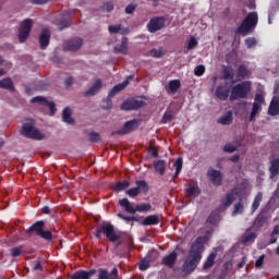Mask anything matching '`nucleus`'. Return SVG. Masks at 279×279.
Masks as SVG:
<instances>
[{
  "label": "nucleus",
  "mask_w": 279,
  "mask_h": 279,
  "mask_svg": "<svg viewBox=\"0 0 279 279\" xmlns=\"http://www.w3.org/2000/svg\"><path fill=\"white\" fill-rule=\"evenodd\" d=\"M272 97H278L279 98V83L275 84L274 96Z\"/></svg>",
  "instance_id": "obj_64"
},
{
  "label": "nucleus",
  "mask_w": 279,
  "mask_h": 279,
  "mask_svg": "<svg viewBox=\"0 0 279 279\" xmlns=\"http://www.w3.org/2000/svg\"><path fill=\"white\" fill-rule=\"evenodd\" d=\"M102 10H105V12H112V10H114V4L110 1L105 2L102 5Z\"/></svg>",
  "instance_id": "obj_57"
},
{
  "label": "nucleus",
  "mask_w": 279,
  "mask_h": 279,
  "mask_svg": "<svg viewBox=\"0 0 279 279\" xmlns=\"http://www.w3.org/2000/svg\"><path fill=\"white\" fill-rule=\"evenodd\" d=\"M136 10V4H128L125 8L126 14H134V11Z\"/></svg>",
  "instance_id": "obj_59"
},
{
  "label": "nucleus",
  "mask_w": 279,
  "mask_h": 279,
  "mask_svg": "<svg viewBox=\"0 0 279 279\" xmlns=\"http://www.w3.org/2000/svg\"><path fill=\"white\" fill-rule=\"evenodd\" d=\"M158 223H160L158 215H150L143 220L142 226H158Z\"/></svg>",
  "instance_id": "obj_33"
},
{
  "label": "nucleus",
  "mask_w": 279,
  "mask_h": 279,
  "mask_svg": "<svg viewBox=\"0 0 279 279\" xmlns=\"http://www.w3.org/2000/svg\"><path fill=\"white\" fill-rule=\"evenodd\" d=\"M247 49H252L254 47H256V45H258V40H256L255 37H247L245 40H244Z\"/></svg>",
  "instance_id": "obj_46"
},
{
  "label": "nucleus",
  "mask_w": 279,
  "mask_h": 279,
  "mask_svg": "<svg viewBox=\"0 0 279 279\" xmlns=\"http://www.w3.org/2000/svg\"><path fill=\"white\" fill-rule=\"evenodd\" d=\"M114 53H122L123 56H128V37H123L121 40V45L114 46Z\"/></svg>",
  "instance_id": "obj_28"
},
{
  "label": "nucleus",
  "mask_w": 279,
  "mask_h": 279,
  "mask_svg": "<svg viewBox=\"0 0 279 279\" xmlns=\"http://www.w3.org/2000/svg\"><path fill=\"white\" fill-rule=\"evenodd\" d=\"M177 260H178V252L172 251L169 255L163 257L162 265H165V267H169V269H172Z\"/></svg>",
  "instance_id": "obj_19"
},
{
  "label": "nucleus",
  "mask_w": 279,
  "mask_h": 279,
  "mask_svg": "<svg viewBox=\"0 0 279 279\" xmlns=\"http://www.w3.org/2000/svg\"><path fill=\"white\" fill-rule=\"evenodd\" d=\"M260 202H263V192H258L256 194L251 207V215H254V213H256V209L260 207Z\"/></svg>",
  "instance_id": "obj_34"
},
{
  "label": "nucleus",
  "mask_w": 279,
  "mask_h": 279,
  "mask_svg": "<svg viewBox=\"0 0 279 279\" xmlns=\"http://www.w3.org/2000/svg\"><path fill=\"white\" fill-rule=\"evenodd\" d=\"M146 106L145 101L138 99H128L121 105V110L130 111V110H140V108H144Z\"/></svg>",
  "instance_id": "obj_12"
},
{
  "label": "nucleus",
  "mask_w": 279,
  "mask_h": 279,
  "mask_svg": "<svg viewBox=\"0 0 279 279\" xmlns=\"http://www.w3.org/2000/svg\"><path fill=\"white\" fill-rule=\"evenodd\" d=\"M265 263V255L259 256L255 262L256 269H260Z\"/></svg>",
  "instance_id": "obj_58"
},
{
  "label": "nucleus",
  "mask_w": 279,
  "mask_h": 279,
  "mask_svg": "<svg viewBox=\"0 0 279 279\" xmlns=\"http://www.w3.org/2000/svg\"><path fill=\"white\" fill-rule=\"evenodd\" d=\"M117 217L119 219H122L123 221H126L130 223V221H138V218L136 216H125L123 214H117Z\"/></svg>",
  "instance_id": "obj_48"
},
{
  "label": "nucleus",
  "mask_w": 279,
  "mask_h": 279,
  "mask_svg": "<svg viewBox=\"0 0 279 279\" xmlns=\"http://www.w3.org/2000/svg\"><path fill=\"white\" fill-rule=\"evenodd\" d=\"M260 112H263V106H260L258 104H253L248 121L251 123H254V121H256V117H258L260 114Z\"/></svg>",
  "instance_id": "obj_29"
},
{
  "label": "nucleus",
  "mask_w": 279,
  "mask_h": 279,
  "mask_svg": "<svg viewBox=\"0 0 279 279\" xmlns=\"http://www.w3.org/2000/svg\"><path fill=\"white\" fill-rule=\"evenodd\" d=\"M21 136L36 141V120L26 118L20 129Z\"/></svg>",
  "instance_id": "obj_7"
},
{
  "label": "nucleus",
  "mask_w": 279,
  "mask_h": 279,
  "mask_svg": "<svg viewBox=\"0 0 279 279\" xmlns=\"http://www.w3.org/2000/svg\"><path fill=\"white\" fill-rule=\"evenodd\" d=\"M265 223H267V216L265 215V213H260L254 220V228H263V226H265Z\"/></svg>",
  "instance_id": "obj_36"
},
{
  "label": "nucleus",
  "mask_w": 279,
  "mask_h": 279,
  "mask_svg": "<svg viewBox=\"0 0 279 279\" xmlns=\"http://www.w3.org/2000/svg\"><path fill=\"white\" fill-rule=\"evenodd\" d=\"M101 141V136L97 132H90L89 133V142L90 143H99Z\"/></svg>",
  "instance_id": "obj_51"
},
{
  "label": "nucleus",
  "mask_w": 279,
  "mask_h": 279,
  "mask_svg": "<svg viewBox=\"0 0 279 279\" xmlns=\"http://www.w3.org/2000/svg\"><path fill=\"white\" fill-rule=\"evenodd\" d=\"M232 121V111H228L227 113L221 116V118L218 120V123H220L221 125H231Z\"/></svg>",
  "instance_id": "obj_38"
},
{
  "label": "nucleus",
  "mask_w": 279,
  "mask_h": 279,
  "mask_svg": "<svg viewBox=\"0 0 279 279\" xmlns=\"http://www.w3.org/2000/svg\"><path fill=\"white\" fill-rule=\"evenodd\" d=\"M3 64L5 68H1L3 66ZM10 69H12V63L11 62L5 63V60H3V57L0 56V76L5 75V73H8Z\"/></svg>",
  "instance_id": "obj_43"
},
{
  "label": "nucleus",
  "mask_w": 279,
  "mask_h": 279,
  "mask_svg": "<svg viewBox=\"0 0 279 279\" xmlns=\"http://www.w3.org/2000/svg\"><path fill=\"white\" fill-rule=\"evenodd\" d=\"M36 236L43 239V241H46L47 243L53 241V233L49 230L40 229L39 231H36Z\"/></svg>",
  "instance_id": "obj_25"
},
{
  "label": "nucleus",
  "mask_w": 279,
  "mask_h": 279,
  "mask_svg": "<svg viewBox=\"0 0 279 279\" xmlns=\"http://www.w3.org/2000/svg\"><path fill=\"white\" fill-rule=\"evenodd\" d=\"M256 239V233H248L244 236V243H250V241H254Z\"/></svg>",
  "instance_id": "obj_63"
},
{
  "label": "nucleus",
  "mask_w": 279,
  "mask_h": 279,
  "mask_svg": "<svg viewBox=\"0 0 279 279\" xmlns=\"http://www.w3.org/2000/svg\"><path fill=\"white\" fill-rule=\"evenodd\" d=\"M207 175L210 182H213L214 186H221L223 182V175L221 174V171L214 168H209L207 171Z\"/></svg>",
  "instance_id": "obj_15"
},
{
  "label": "nucleus",
  "mask_w": 279,
  "mask_h": 279,
  "mask_svg": "<svg viewBox=\"0 0 279 279\" xmlns=\"http://www.w3.org/2000/svg\"><path fill=\"white\" fill-rule=\"evenodd\" d=\"M217 258V252H211L206 262L203 265V269H210V267H213V265H215V259Z\"/></svg>",
  "instance_id": "obj_39"
},
{
  "label": "nucleus",
  "mask_w": 279,
  "mask_h": 279,
  "mask_svg": "<svg viewBox=\"0 0 279 279\" xmlns=\"http://www.w3.org/2000/svg\"><path fill=\"white\" fill-rule=\"evenodd\" d=\"M198 43L195 37H191L187 44V51H191V49H195L197 47Z\"/></svg>",
  "instance_id": "obj_53"
},
{
  "label": "nucleus",
  "mask_w": 279,
  "mask_h": 279,
  "mask_svg": "<svg viewBox=\"0 0 279 279\" xmlns=\"http://www.w3.org/2000/svg\"><path fill=\"white\" fill-rule=\"evenodd\" d=\"M252 93V82L244 81L238 83L231 88L230 101H236V99H247V95Z\"/></svg>",
  "instance_id": "obj_5"
},
{
  "label": "nucleus",
  "mask_w": 279,
  "mask_h": 279,
  "mask_svg": "<svg viewBox=\"0 0 279 279\" xmlns=\"http://www.w3.org/2000/svg\"><path fill=\"white\" fill-rule=\"evenodd\" d=\"M95 274H98L97 279L119 278V269L113 268L111 272H109L108 269L99 268L98 270L97 269L77 270L70 277V279H90L92 276H95Z\"/></svg>",
  "instance_id": "obj_2"
},
{
  "label": "nucleus",
  "mask_w": 279,
  "mask_h": 279,
  "mask_svg": "<svg viewBox=\"0 0 279 279\" xmlns=\"http://www.w3.org/2000/svg\"><path fill=\"white\" fill-rule=\"evenodd\" d=\"M155 171H157L160 175H165V171L167 169V162L162 159L154 162Z\"/></svg>",
  "instance_id": "obj_35"
},
{
  "label": "nucleus",
  "mask_w": 279,
  "mask_h": 279,
  "mask_svg": "<svg viewBox=\"0 0 279 279\" xmlns=\"http://www.w3.org/2000/svg\"><path fill=\"white\" fill-rule=\"evenodd\" d=\"M180 86H182V84L180 83V80H172L169 82V90L172 94L178 93V90H180Z\"/></svg>",
  "instance_id": "obj_45"
},
{
  "label": "nucleus",
  "mask_w": 279,
  "mask_h": 279,
  "mask_svg": "<svg viewBox=\"0 0 279 279\" xmlns=\"http://www.w3.org/2000/svg\"><path fill=\"white\" fill-rule=\"evenodd\" d=\"M102 86H104V83H101V78H97L92 85V87H89V89H87L84 93V97H95V95H97V93L101 90Z\"/></svg>",
  "instance_id": "obj_18"
},
{
  "label": "nucleus",
  "mask_w": 279,
  "mask_h": 279,
  "mask_svg": "<svg viewBox=\"0 0 279 279\" xmlns=\"http://www.w3.org/2000/svg\"><path fill=\"white\" fill-rule=\"evenodd\" d=\"M36 104L37 106H40L41 108H48L50 111V117H53L56 112H58V109L56 108L54 101H49L47 98L43 96H36Z\"/></svg>",
  "instance_id": "obj_13"
},
{
  "label": "nucleus",
  "mask_w": 279,
  "mask_h": 279,
  "mask_svg": "<svg viewBox=\"0 0 279 279\" xmlns=\"http://www.w3.org/2000/svg\"><path fill=\"white\" fill-rule=\"evenodd\" d=\"M169 121H173V111L167 110L161 119V123H169Z\"/></svg>",
  "instance_id": "obj_47"
},
{
  "label": "nucleus",
  "mask_w": 279,
  "mask_h": 279,
  "mask_svg": "<svg viewBox=\"0 0 279 279\" xmlns=\"http://www.w3.org/2000/svg\"><path fill=\"white\" fill-rule=\"evenodd\" d=\"M125 189H130V181H119L114 186L113 191L121 193V191H125Z\"/></svg>",
  "instance_id": "obj_44"
},
{
  "label": "nucleus",
  "mask_w": 279,
  "mask_h": 279,
  "mask_svg": "<svg viewBox=\"0 0 279 279\" xmlns=\"http://www.w3.org/2000/svg\"><path fill=\"white\" fill-rule=\"evenodd\" d=\"M236 149H239V147L228 143L225 145L223 147V151H226V154H234V151H236Z\"/></svg>",
  "instance_id": "obj_50"
},
{
  "label": "nucleus",
  "mask_w": 279,
  "mask_h": 279,
  "mask_svg": "<svg viewBox=\"0 0 279 279\" xmlns=\"http://www.w3.org/2000/svg\"><path fill=\"white\" fill-rule=\"evenodd\" d=\"M270 180H274L279 174V158H275L270 161L269 167Z\"/></svg>",
  "instance_id": "obj_26"
},
{
  "label": "nucleus",
  "mask_w": 279,
  "mask_h": 279,
  "mask_svg": "<svg viewBox=\"0 0 279 279\" xmlns=\"http://www.w3.org/2000/svg\"><path fill=\"white\" fill-rule=\"evenodd\" d=\"M268 114L270 117H278L279 114V98L272 97L269 107H268Z\"/></svg>",
  "instance_id": "obj_21"
},
{
  "label": "nucleus",
  "mask_w": 279,
  "mask_h": 279,
  "mask_svg": "<svg viewBox=\"0 0 279 279\" xmlns=\"http://www.w3.org/2000/svg\"><path fill=\"white\" fill-rule=\"evenodd\" d=\"M208 241L206 236H198L192 243L189 254L183 263L182 271L185 276H191L193 271L197 269L199 263H202V257L204 254V244Z\"/></svg>",
  "instance_id": "obj_1"
},
{
  "label": "nucleus",
  "mask_w": 279,
  "mask_h": 279,
  "mask_svg": "<svg viewBox=\"0 0 279 279\" xmlns=\"http://www.w3.org/2000/svg\"><path fill=\"white\" fill-rule=\"evenodd\" d=\"M204 73H206V68L203 64L197 65L194 69V75H196L197 77H202V75H204Z\"/></svg>",
  "instance_id": "obj_49"
},
{
  "label": "nucleus",
  "mask_w": 279,
  "mask_h": 279,
  "mask_svg": "<svg viewBox=\"0 0 279 279\" xmlns=\"http://www.w3.org/2000/svg\"><path fill=\"white\" fill-rule=\"evenodd\" d=\"M45 230V220H38L36 221V232Z\"/></svg>",
  "instance_id": "obj_62"
},
{
  "label": "nucleus",
  "mask_w": 279,
  "mask_h": 279,
  "mask_svg": "<svg viewBox=\"0 0 279 279\" xmlns=\"http://www.w3.org/2000/svg\"><path fill=\"white\" fill-rule=\"evenodd\" d=\"M108 29H109L110 34H119V32H121V24L109 25Z\"/></svg>",
  "instance_id": "obj_56"
},
{
  "label": "nucleus",
  "mask_w": 279,
  "mask_h": 279,
  "mask_svg": "<svg viewBox=\"0 0 279 279\" xmlns=\"http://www.w3.org/2000/svg\"><path fill=\"white\" fill-rule=\"evenodd\" d=\"M245 206H247V202H243V198H240L234 205L232 215H243L245 213Z\"/></svg>",
  "instance_id": "obj_31"
},
{
  "label": "nucleus",
  "mask_w": 279,
  "mask_h": 279,
  "mask_svg": "<svg viewBox=\"0 0 279 279\" xmlns=\"http://www.w3.org/2000/svg\"><path fill=\"white\" fill-rule=\"evenodd\" d=\"M253 104H257V106H263V104H265V97L263 96V94H256Z\"/></svg>",
  "instance_id": "obj_54"
},
{
  "label": "nucleus",
  "mask_w": 279,
  "mask_h": 279,
  "mask_svg": "<svg viewBox=\"0 0 279 279\" xmlns=\"http://www.w3.org/2000/svg\"><path fill=\"white\" fill-rule=\"evenodd\" d=\"M48 270H47V263L45 260L37 262L36 263V276L38 279L45 278L47 276Z\"/></svg>",
  "instance_id": "obj_23"
},
{
  "label": "nucleus",
  "mask_w": 279,
  "mask_h": 279,
  "mask_svg": "<svg viewBox=\"0 0 279 279\" xmlns=\"http://www.w3.org/2000/svg\"><path fill=\"white\" fill-rule=\"evenodd\" d=\"M182 165H183V160L182 157H179L174 163L173 167L175 169L174 174L172 175V181L175 180V178H178V175H180V173H182Z\"/></svg>",
  "instance_id": "obj_42"
},
{
  "label": "nucleus",
  "mask_w": 279,
  "mask_h": 279,
  "mask_svg": "<svg viewBox=\"0 0 279 279\" xmlns=\"http://www.w3.org/2000/svg\"><path fill=\"white\" fill-rule=\"evenodd\" d=\"M106 236L110 243H116V250L123 244V240L121 239V234L117 233L114 230V225L110 222H106L96 228V239H101V236Z\"/></svg>",
  "instance_id": "obj_3"
},
{
  "label": "nucleus",
  "mask_w": 279,
  "mask_h": 279,
  "mask_svg": "<svg viewBox=\"0 0 279 279\" xmlns=\"http://www.w3.org/2000/svg\"><path fill=\"white\" fill-rule=\"evenodd\" d=\"M36 232V223H33L29 229H27L26 231H24V234L26 236H32V233Z\"/></svg>",
  "instance_id": "obj_60"
},
{
  "label": "nucleus",
  "mask_w": 279,
  "mask_h": 279,
  "mask_svg": "<svg viewBox=\"0 0 279 279\" xmlns=\"http://www.w3.org/2000/svg\"><path fill=\"white\" fill-rule=\"evenodd\" d=\"M21 254H23V247L19 246V247L11 248V256L13 258H16V256H21Z\"/></svg>",
  "instance_id": "obj_55"
},
{
  "label": "nucleus",
  "mask_w": 279,
  "mask_h": 279,
  "mask_svg": "<svg viewBox=\"0 0 279 279\" xmlns=\"http://www.w3.org/2000/svg\"><path fill=\"white\" fill-rule=\"evenodd\" d=\"M138 125H141V122H138V120L136 119L126 121L123 128L118 131H113L111 133V136H114V134H119L120 136H125V134H130L131 132H134V130H138Z\"/></svg>",
  "instance_id": "obj_10"
},
{
  "label": "nucleus",
  "mask_w": 279,
  "mask_h": 279,
  "mask_svg": "<svg viewBox=\"0 0 279 279\" xmlns=\"http://www.w3.org/2000/svg\"><path fill=\"white\" fill-rule=\"evenodd\" d=\"M222 77L223 80H230L231 84H234V69L232 66H223Z\"/></svg>",
  "instance_id": "obj_32"
},
{
  "label": "nucleus",
  "mask_w": 279,
  "mask_h": 279,
  "mask_svg": "<svg viewBox=\"0 0 279 279\" xmlns=\"http://www.w3.org/2000/svg\"><path fill=\"white\" fill-rule=\"evenodd\" d=\"M66 27H71V15H69V13H63L58 23V28L62 32V29H66Z\"/></svg>",
  "instance_id": "obj_24"
},
{
  "label": "nucleus",
  "mask_w": 279,
  "mask_h": 279,
  "mask_svg": "<svg viewBox=\"0 0 279 279\" xmlns=\"http://www.w3.org/2000/svg\"><path fill=\"white\" fill-rule=\"evenodd\" d=\"M62 121L68 123V125H75V120L73 119V111L71 108L65 107L62 111Z\"/></svg>",
  "instance_id": "obj_22"
},
{
  "label": "nucleus",
  "mask_w": 279,
  "mask_h": 279,
  "mask_svg": "<svg viewBox=\"0 0 279 279\" xmlns=\"http://www.w3.org/2000/svg\"><path fill=\"white\" fill-rule=\"evenodd\" d=\"M135 184H136L135 187H131L125 192V195L131 197V199L138 197L141 193H143V195H147V193H149V184L147 183V181L137 180L135 181Z\"/></svg>",
  "instance_id": "obj_8"
},
{
  "label": "nucleus",
  "mask_w": 279,
  "mask_h": 279,
  "mask_svg": "<svg viewBox=\"0 0 279 279\" xmlns=\"http://www.w3.org/2000/svg\"><path fill=\"white\" fill-rule=\"evenodd\" d=\"M150 54L153 56V58H162V51L158 49H151Z\"/></svg>",
  "instance_id": "obj_61"
},
{
  "label": "nucleus",
  "mask_w": 279,
  "mask_h": 279,
  "mask_svg": "<svg viewBox=\"0 0 279 279\" xmlns=\"http://www.w3.org/2000/svg\"><path fill=\"white\" fill-rule=\"evenodd\" d=\"M32 27H34V22L29 19H26L20 23L17 31V38L20 43H27L29 34H32Z\"/></svg>",
  "instance_id": "obj_9"
},
{
  "label": "nucleus",
  "mask_w": 279,
  "mask_h": 279,
  "mask_svg": "<svg viewBox=\"0 0 279 279\" xmlns=\"http://www.w3.org/2000/svg\"><path fill=\"white\" fill-rule=\"evenodd\" d=\"M258 25V13L251 12L242 21L240 26L235 29V34H242V36H247L250 32H254Z\"/></svg>",
  "instance_id": "obj_4"
},
{
  "label": "nucleus",
  "mask_w": 279,
  "mask_h": 279,
  "mask_svg": "<svg viewBox=\"0 0 279 279\" xmlns=\"http://www.w3.org/2000/svg\"><path fill=\"white\" fill-rule=\"evenodd\" d=\"M207 226H217L219 223V213L211 211L206 220Z\"/></svg>",
  "instance_id": "obj_40"
},
{
  "label": "nucleus",
  "mask_w": 279,
  "mask_h": 279,
  "mask_svg": "<svg viewBox=\"0 0 279 279\" xmlns=\"http://www.w3.org/2000/svg\"><path fill=\"white\" fill-rule=\"evenodd\" d=\"M184 193L187 197H197L202 194V190L198 184H194L185 189Z\"/></svg>",
  "instance_id": "obj_27"
},
{
  "label": "nucleus",
  "mask_w": 279,
  "mask_h": 279,
  "mask_svg": "<svg viewBox=\"0 0 279 279\" xmlns=\"http://www.w3.org/2000/svg\"><path fill=\"white\" fill-rule=\"evenodd\" d=\"M118 204L121 206V208H124L125 213L129 215H136V213H149V210H151V204L144 203L133 207L128 198L120 199Z\"/></svg>",
  "instance_id": "obj_6"
},
{
  "label": "nucleus",
  "mask_w": 279,
  "mask_h": 279,
  "mask_svg": "<svg viewBox=\"0 0 279 279\" xmlns=\"http://www.w3.org/2000/svg\"><path fill=\"white\" fill-rule=\"evenodd\" d=\"M165 23H167V20L162 16H155L150 19L147 24V29L149 34H156V32H160V29H165Z\"/></svg>",
  "instance_id": "obj_11"
},
{
  "label": "nucleus",
  "mask_w": 279,
  "mask_h": 279,
  "mask_svg": "<svg viewBox=\"0 0 279 279\" xmlns=\"http://www.w3.org/2000/svg\"><path fill=\"white\" fill-rule=\"evenodd\" d=\"M236 195H239V189L233 187L230 193L226 195V198L221 201V206H225L226 208L232 206L236 199Z\"/></svg>",
  "instance_id": "obj_17"
},
{
  "label": "nucleus",
  "mask_w": 279,
  "mask_h": 279,
  "mask_svg": "<svg viewBox=\"0 0 279 279\" xmlns=\"http://www.w3.org/2000/svg\"><path fill=\"white\" fill-rule=\"evenodd\" d=\"M138 269L140 271H147V269H149V259H142Z\"/></svg>",
  "instance_id": "obj_52"
},
{
  "label": "nucleus",
  "mask_w": 279,
  "mask_h": 279,
  "mask_svg": "<svg viewBox=\"0 0 279 279\" xmlns=\"http://www.w3.org/2000/svg\"><path fill=\"white\" fill-rule=\"evenodd\" d=\"M49 40H51V32H49V29H44L39 35L40 49H47V47H49Z\"/></svg>",
  "instance_id": "obj_20"
},
{
  "label": "nucleus",
  "mask_w": 279,
  "mask_h": 279,
  "mask_svg": "<svg viewBox=\"0 0 279 279\" xmlns=\"http://www.w3.org/2000/svg\"><path fill=\"white\" fill-rule=\"evenodd\" d=\"M247 75H250V69H247V65L241 64L240 66H238L236 77H239L240 80H245Z\"/></svg>",
  "instance_id": "obj_41"
},
{
  "label": "nucleus",
  "mask_w": 279,
  "mask_h": 279,
  "mask_svg": "<svg viewBox=\"0 0 279 279\" xmlns=\"http://www.w3.org/2000/svg\"><path fill=\"white\" fill-rule=\"evenodd\" d=\"M0 88H4L5 90H14V82L12 78L5 77L0 80Z\"/></svg>",
  "instance_id": "obj_37"
},
{
  "label": "nucleus",
  "mask_w": 279,
  "mask_h": 279,
  "mask_svg": "<svg viewBox=\"0 0 279 279\" xmlns=\"http://www.w3.org/2000/svg\"><path fill=\"white\" fill-rule=\"evenodd\" d=\"M232 90V87L228 86V83L223 85H218L216 88V97L220 101H228V97H230V92Z\"/></svg>",
  "instance_id": "obj_14"
},
{
  "label": "nucleus",
  "mask_w": 279,
  "mask_h": 279,
  "mask_svg": "<svg viewBox=\"0 0 279 279\" xmlns=\"http://www.w3.org/2000/svg\"><path fill=\"white\" fill-rule=\"evenodd\" d=\"M82 45H84L82 38L74 37L63 45V49L65 51H77V49H82Z\"/></svg>",
  "instance_id": "obj_16"
},
{
  "label": "nucleus",
  "mask_w": 279,
  "mask_h": 279,
  "mask_svg": "<svg viewBox=\"0 0 279 279\" xmlns=\"http://www.w3.org/2000/svg\"><path fill=\"white\" fill-rule=\"evenodd\" d=\"M128 87V81H124L123 83H119L116 86L112 87V89L109 92V98L114 97L118 93H121V90H125Z\"/></svg>",
  "instance_id": "obj_30"
}]
</instances>
